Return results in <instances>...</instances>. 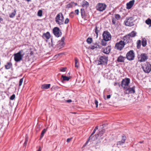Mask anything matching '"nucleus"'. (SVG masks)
Segmentation results:
<instances>
[{
	"label": "nucleus",
	"instance_id": "4be33fe9",
	"mask_svg": "<svg viewBox=\"0 0 151 151\" xmlns=\"http://www.w3.org/2000/svg\"><path fill=\"white\" fill-rule=\"evenodd\" d=\"M89 3L85 0H84L82 2V6L83 7L86 8L89 6Z\"/></svg>",
	"mask_w": 151,
	"mask_h": 151
},
{
	"label": "nucleus",
	"instance_id": "ddd939ff",
	"mask_svg": "<svg viewBox=\"0 0 151 151\" xmlns=\"http://www.w3.org/2000/svg\"><path fill=\"white\" fill-rule=\"evenodd\" d=\"M135 86H134L132 88L127 87L125 90V93L129 94L130 93H135Z\"/></svg>",
	"mask_w": 151,
	"mask_h": 151
},
{
	"label": "nucleus",
	"instance_id": "f257e3e1",
	"mask_svg": "<svg viewBox=\"0 0 151 151\" xmlns=\"http://www.w3.org/2000/svg\"><path fill=\"white\" fill-rule=\"evenodd\" d=\"M64 40L65 38L64 37H63L62 38L61 40L59 41L58 42V44H56L55 40L52 38L51 40V46L53 47L55 46L58 49H59L62 48L65 45V43H64Z\"/></svg>",
	"mask_w": 151,
	"mask_h": 151
},
{
	"label": "nucleus",
	"instance_id": "338daca9",
	"mask_svg": "<svg viewBox=\"0 0 151 151\" xmlns=\"http://www.w3.org/2000/svg\"><path fill=\"white\" fill-rule=\"evenodd\" d=\"M27 1H30L31 0H26Z\"/></svg>",
	"mask_w": 151,
	"mask_h": 151
},
{
	"label": "nucleus",
	"instance_id": "1a4fd4ad",
	"mask_svg": "<svg viewBox=\"0 0 151 151\" xmlns=\"http://www.w3.org/2000/svg\"><path fill=\"white\" fill-rule=\"evenodd\" d=\"M106 5L104 3H99L96 5V9L99 11L102 12L106 9Z\"/></svg>",
	"mask_w": 151,
	"mask_h": 151
},
{
	"label": "nucleus",
	"instance_id": "69168bd1",
	"mask_svg": "<svg viewBox=\"0 0 151 151\" xmlns=\"http://www.w3.org/2000/svg\"><path fill=\"white\" fill-rule=\"evenodd\" d=\"M149 26L150 27L151 26V22L150 24V25H149Z\"/></svg>",
	"mask_w": 151,
	"mask_h": 151
},
{
	"label": "nucleus",
	"instance_id": "39448f33",
	"mask_svg": "<svg viewBox=\"0 0 151 151\" xmlns=\"http://www.w3.org/2000/svg\"><path fill=\"white\" fill-rule=\"evenodd\" d=\"M124 22L126 26H132L134 24V20L132 17H127L126 18Z\"/></svg>",
	"mask_w": 151,
	"mask_h": 151
},
{
	"label": "nucleus",
	"instance_id": "6e6d98bb",
	"mask_svg": "<svg viewBox=\"0 0 151 151\" xmlns=\"http://www.w3.org/2000/svg\"><path fill=\"white\" fill-rule=\"evenodd\" d=\"M75 12L78 15L79 13V10L78 9H76L75 10Z\"/></svg>",
	"mask_w": 151,
	"mask_h": 151
},
{
	"label": "nucleus",
	"instance_id": "20e7f679",
	"mask_svg": "<svg viewBox=\"0 0 151 151\" xmlns=\"http://www.w3.org/2000/svg\"><path fill=\"white\" fill-rule=\"evenodd\" d=\"M24 54L22 50H20L18 52L14 54V60L16 62H18L21 60L23 57Z\"/></svg>",
	"mask_w": 151,
	"mask_h": 151
},
{
	"label": "nucleus",
	"instance_id": "de8ad7c7",
	"mask_svg": "<svg viewBox=\"0 0 151 151\" xmlns=\"http://www.w3.org/2000/svg\"><path fill=\"white\" fill-rule=\"evenodd\" d=\"M122 140H124L125 141V140H126V137L124 134H123L122 135Z\"/></svg>",
	"mask_w": 151,
	"mask_h": 151
},
{
	"label": "nucleus",
	"instance_id": "37998d69",
	"mask_svg": "<svg viewBox=\"0 0 151 151\" xmlns=\"http://www.w3.org/2000/svg\"><path fill=\"white\" fill-rule=\"evenodd\" d=\"M23 80V78H21L19 81V86H21L22 85Z\"/></svg>",
	"mask_w": 151,
	"mask_h": 151
},
{
	"label": "nucleus",
	"instance_id": "f3484780",
	"mask_svg": "<svg viewBox=\"0 0 151 151\" xmlns=\"http://www.w3.org/2000/svg\"><path fill=\"white\" fill-rule=\"evenodd\" d=\"M134 2V0H133L130 1L129 3L127 4V8L128 9H130L133 5Z\"/></svg>",
	"mask_w": 151,
	"mask_h": 151
},
{
	"label": "nucleus",
	"instance_id": "603ef678",
	"mask_svg": "<svg viewBox=\"0 0 151 151\" xmlns=\"http://www.w3.org/2000/svg\"><path fill=\"white\" fill-rule=\"evenodd\" d=\"M91 137V136H90L88 138V139L87 141L86 142L84 145L85 146L88 143L89 141L90 140V138Z\"/></svg>",
	"mask_w": 151,
	"mask_h": 151
},
{
	"label": "nucleus",
	"instance_id": "9b49d317",
	"mask_svg": "<svg viewBox=\"0 0 151 151\" xmlns=\"http://www.w3.org/2000/svg\"><path fill=\"white\" fill-rule=\"evenodd\" d=\"M103 38L108 41L111 40V37L110 32L107 30L104 31L102 34Z\"/></svg>",
	"mask_w": 151,
	"mask_h": 151
},
{
	"label": "nucleus",
	"instance_id": "c9c22d12",
	"mask_svg": "<svg viewBox=\"0 0 151 151\" xmlns=\"http://www.w3.org/2000/svg\"><path fill=\"white\" fill-rule=\"evenodd\" d=\"M92 40L91 38L88 37L86 40V42L88 44H91L92 42Z\"/></svg>",
	"mask_w": 151,
	"mask_h": 151
},
{
	"label": "nucleus",
	"instance_id": "680f3d73",
	"mask_svg": "<svg viewBox=\"0 0 151 151\" xmlns=\"http://www.w3.org/2000/svg\"><path fill=\"white\" fill-rule=\"evenodd\" d=\"M121 141L122 142L124 143L125 142V141L124 140H122V139Z\"/></svg>",
	"mask_w": 151,
	"mask_h": 151
},
{
	"label": "nucleus",
	"instance_id": "b1692460",
	"mask_svg": "<svg viewBox=\"0 0 151 151\" xmlns=\"http://www.w3.org/2000/svg\"><path fill=\"white\" fill-rule=\"evenodd\" d=\"M142 45L143 47H145L147 44V41L146 39L145 38H143L142 40Z\"/></svg>",
	"mask_w": 151,
	"mask_h": 151
},
{
	"label": "nucleus",
	"instance_id": "9d476101",
	"mask_svg": "<svg viewBox=\"0 0 151 151\" xmlns=\"http://www.w3.org/2000/svg\"><path fill=\"white\" fill-rule=\"evenodd\" d=\"M125 44L122 41H120L119 42L116 43L115 45V47L116 49L121 50L124 47Z\"/></svg>",
	"mask_w": 151,
	"mask_h": 151
},
{
	"label": "nucleus",
	"instance_id": "864d4df0",
	"mask_svg": "<svg viewBox=\"0 0 151 151\" xmlns=\"http://www.w3.org/2000/svg\"><path fill=\"white\" fill-rule=\"evenodd\" d=\"M66 68H63L61 69L60 71L62 72H65V70Z\"/></svg>",
	"mask_w": 151,
	"mask_h": 151
},
{
	"label": "nucleus",
	"instance_id": "79ce46f5",
	"mask_svg": "<svg viewBox=\"0 0 151 151\" xmlns=\"http://www.w3.org/2000/svg\"><path fill=\"white\" fill-rule=\"evenodd\" d=\"M104 133V131L103 129H102L101 131H100L99 132V134H99V136H101L102 134Z\"/></svg>",
	"mask_w": 151,
	"mask_h": 151
},
{
	"label": "nucleus",
	"instance_id": "0eeeda50",
	"mask_svg": "<svg viewBox=\"0 0 151 151\" xmlns=\"http://www.w3.org/2000/svg\"><path fill=\"white\" fill-rule=\"evenodd\" d=\"M135 54L133 50H131L127 52L126 55V58L129 61H131L134 59Z\"/></svg>",
	"mask_w": 151,
	"mask_h": 151
},
{
	"label": "nucleus",
	"instance_id": "3c124183",
	"mask_svg": "<svg viewBox=\"0 0 151 151\" xmlns=\"http://www.w3.org/2000/svg\"><path fill=\"white\" fill-rule=\"evenodd\" d=\"M96 45L97 46V48H101L102 47V46L101 45H100L99 43L96 42Z\"/></svg>",
	"mask_w": 151,
	"mask_h": 151
},
{
	"label": "nucleus",
	"instance_id": "8fccbe9b",
	"mask_svg": "<svg viewBox=\"0 0 151 151\" xmlns=\"http://www.w3.org/2000/svg\"><path fill=\"white\" fill-rule=\"evenodd\" d=\"M15 98V94H13L10 97V99L11 100H13Z\"/></svg>",
	"mask_w": 151,
	"mask_h": 151
},
{
	"label": "nucleus",
	"instance_id": "f8f14e48",
	"mask_svg": "<svg viewBox=\"0 0 151 151\" xmlns=\"http://www.w3.org/2000/svg\"><path fill=\"white\" fill-rule=\"evenodd\" d=\"M53 32L54 35L57 37H60L62 34L60 29L57 27H55L53 29Z\"/></svg>",
	"mask_w": 151,
	"mask_h": 151
},
{
	"label": "nucleus",
	"instance_id": "423d86ee",
	"mask_svg": "<svg viewBox=\"0 0 151 151\" xmlns=\"http://www.w3.org/2000/svg\"><path fill=\"white\" fill-rule=\"evenodd\" d=\"M142 68L145 73H149L151 71V64L149 62H146Z\"/></svg>",
	"mask_w": 151,
	"mask_h": 151
},
{
	"label": "nucleus",
	"instance_id": "5701e85b",
	"mask_svg": "<svg viewBox=\"0 0 151 151\" xmlns=\"http://www.w3.org/2000/svg\"><path fill=\"white\" fill-rule=\"evenodd\" d=\"M50 84H44L42 85L41 88L43 89H47L50 88Z\"/></svg>",
	"mask_w": 151,
	"mask_h": 151
},
{
	"label": "nucleus",
	"instance_id": "a878e982",
	"mask_svg": "<svg viewBox=\"0 0 151 151\" xmlns=\"http://www.w3.org/2000/svg\"><path fill=\"white\" fill-rule=\"evenodd\" d=\"M12 66V64L11 62L7 63V64L5 65V68L6 69H10Z\"/></svg>",
	"mask_w": 151,
	"mask_h": 151
},
{
	"label": "nucleus",
	"instance_id": "2eb2a0df",
	"mask_svg": "<svg viewBox=\"0 0 151 151\" xmlns=\"http://www.w3.org/2000/svg\"><path fill=\"white\" fill-rule=\"evenodd\" d=\"M140 59L139 61L140 62L145 61L148 58L147 55L145 53H142L140 55Z\"/></svg>",
	"mask_w": 151,
	"mask_h": 151
},
{
	"label": "nucleus",
	"instance_id": "dca6fc26",
	"mask_svg": "<svg viewBox=\"0 0 151 151\" xmlns=\"http://www.w3.org/2000/svg\"><path fill=\"white\" fill-rule=\"evenodd\" d=\"M111 48V46H109L106 48H103L102 49L103 52L107 54H109L110 52Z\"/></svg>",
	"mask_w": 151,
	"mask_h": 151
},
{
	"label": "nucleus",
	"instance_id": "72a5a7b5",
	"mask_svg": "<svg viewBox=\"0 0 151 151\" xmlns=\"http://www.w3.org/2000/svg\"><path fill=\"white\" fill-rule=\"evenodd\" d=\"M145 22L147 24L149 25L151 22V19L148 18L146 20Z\"/></svg>",
	"mask_w": 151,
	"mask_h": 151
},
{
	"label": "nucleus",
	"instance_id": "6e6552de",
	"mask_svg": "<svg viewBox=\"0 0 151 151\" xmlns=\"http://www.w3.org/2000/svg\"><path fill=\"white\" fill-rule=\"evenodd\" d=\"M130 79L129 78H125L123 79L121 82V86L124 89L127 88V86L130 83Z\"/></svg>",
	"mask_w": 151,
	"mask_h": 151
},
{
	"label": "nucleus",
	"instance_id": "f03ea898",
	"mask_svg": "<svg viewBox=\"0 0 151 151\" xmlns=\"http://www.w3.org/2000/svg\"><path fill=\"white\" fill-rule=\"evenodd\" d=\"M108 59V57L107 56L102 55L100 56L97 61L98 65H107Z\"/></svg>",
	"mask_w": 151,
	"mask_h": 151
},
{
	"label": "nucleus",
	"instance_id": "f704fd0d",
	"mask_svg": "<svg viewBox=\"0 0 151 151\" xmlns=\"http://www.w3.org/2000/svg\"><path fill=\"white\" fill-rule=\"evenodd\" d=\"M75 66L76 68L78 67V60L77 58H75Z\"/></svg>",
	"mask_w": 151,
	"mask_h": 151
},
{
	"label": "nucleus",
	"instance_id": "58836bf2",
	"mask_svg": "<svg viewBox=\"0 0 151 151\" xmlns=\"http://www.w3.org/2000/svg\"><path fill=\"white\" fill-rule=\"evenodd\" d=\"M98 129V126H96L95 128L93 130V132L91 134L90 136H92L95 132L96 130H97Z\"/></svg>",
	"mask_w": 151,
	"mask_h": 151
},
{
	"label": "nucleus",
	"instance_id": "052dcab7",
	"mask_svg": "<svg viewBox=\"0 0 151 151\" xmlns=\"http://www.w3.org/2000/svg\"><path fill=\"white\" fill-rule=\"evenodd\" d=\"M37 151H41V149L40 147L39 149Z\"/></svg>",
	"mask_w": 151,
	"mask_h": 151
},
{
	"label": "nucleus",
	"instance_id": "774afa93",
	"mask_svg": "<svg viewBox=\"0 0 151 151\" xmlns=\"http://www.w3.org/2000/svg\"><path fill=\"white\" fill-rule=\"evenodd\" d=\"M139 58H138V59H139Z\"/></svg>",
	"mask_w": 151,
	"mask_h": 151
},
{
	"label": "nucleus",
	"instance_id": "09e8293b",
	"mask_svg": "<svg viewBox=\"0 0 151 151\" xmlns=\"http://www.w3.org/2000/svg\"><path fill=\"white\" fill-rule=\"evenodd\" d=\"M69 22V19L68 18H67L64 22V23L65 24H67Z\"/></svg>",
	"mask_w": 151,
	"mask_h": 151
},
{
	"label": "nucleus",
	"instance_id": "aec40b11",
	"mask_svg": "<svg viewBox=\"0 0 151 151\" xmlns=\"http://www.w3.org/2000/svg\"><path fill=\"white\" fill-rule=\"evenodd\" d=\"M125 57L122 56H119L117 58V61L119 62H124Z\"/></svg>",
	"mask_w": 151,
	"mask_h": 151
},
{
	"label": "nucleus",
	"instance_id": "cd10ccee",
	"mask_svg": "<svg viewBox=\"0 0 151 151\" xmlns=\"http://www.w3.org/2000/svg\"><path fill=\"white\" fill-rule=\"evenodd\" d=\"M136 34L137 33L136 32L132 31L131 33L128 34V35L130 37H133L136 36Z\"/></svg>",
	"mask_w": 151,
	"mask_h": 151
},
{
	"label": "nucleus",
	"instance_id": "7ed1b4c3",
	"mask_svg": "<svg viewBox=\"0 0 151 151\" xmlns=\"http://www.w3.org/2000/svg\"><path fill=\"white\" fill-rule=\"evenodd\" d=\"M64 17L62 13H59L56 16L55 22L59 25H61L64 23Z\"/></svg>",
	"mask_w": 151,
	"mask_h": 151
},
{
	"label": "nucleus",
	"instance_id": "393cba45",
	"mask_svg": "<svg viewBox=\"0 0 151 151\" xmlns=\"http://www.w3.org/2000/svg\"><path fill=\"white\" fill-rule=\"evenodd\" d=\"M81 15L82 18H85L86 17V15L85 14V12L84 9H81Z\"/></svg>",
	"mask_w": 151,
	"mask_h": 151
},
{
	"label": "nucleus",
	"instance_id": "c756f323",
	"mask_svg": "<svg viewBox=\"0 0 151 151\" xmlns=\"http://www.w3.org/2000/svg\"><path fill=\"white\" fill-rule=\"evenodd\" d=\"M74 4H75L76 5L77 4V3H75L74 2H71L67 5V8H69L72 7Z\"/></svg>",
	"mask_w": 151,
	"mask_h": 151
},
{
	"label": "nucleus",
	"instance_id": "13d9d810",
	"mask_svg": "<svg viewBox=\"0 0 151 151\" xmlns=\"http://www.w3.org/2000/svg\"><path fill=\"white\" fill-rule=\"evenodd\" d=\"M3 19L2 18L0 17V23H1L3 21Z\"/></svg>",
	"mask_w": 151,
	"mask_h": 151
},
{
	"label": "nucleus",
	"instance_id": "7c9ffc66",
	"mask_svg": "<svg viewBox=\"0 0 151 151\" xmlns=\"http://www.w3.org/2000/svg\"><path fill=\"white\" fill-rule=\"evenodd\" d=\"M47 129H44L42 131L41 135L40 137V139L42 138L43 136L45 133L47 131Z\"/></svg>",
	"mask_w": 151,
	"mask_h": 151
},
{
	"label": "nucleus",
	"instance_id": "bb28decb",
	"mask_svg": "<svg viewBox=\"0 0 151 151\" xmlns=\"http://www.w3.org/2000/svg\"><path fill=\"white\" fill-rule=\"evenodd\" d=\"M108 41H109L103 39L101 41V44L103 46H105L107 44V42Z\"/></svg>",
	"mask_w": 151,
	"mask_h": 151
},
{
	"label": "nucleus",
	"instance_id": "a211bd4d",
	"mask_svg": "<svg viewBox=\"0 0 151 151\" xmlns=\"http://www.w3.org/2000/svg\"><path fill=\"white\" fill-rule=\"evenodd\" d=\"M95 28L94 29L96 35V37H97L98 35V33L101 30V27L97 25H95Z\"/></svg>",
	"mask_w": 151,
	"mask_h": 151
},
{
	"label": "nucleus",
	"instance_id": "4c0bfd02",
	"mask_svg": "<svg viewBox=\"0 0 151 151\" xmlns=\"http://www.w3.org/2000/svg\"><path fill=\"white\" fill-rule=\"evenodd\" d=\"M114 17L115 19L118 20H119L121 18L119 14H115Z\"/></svg>",
	"mask_w": 151,
	"mask_h": 151
},
{
	"label": "nucleus",
	"instance_id": "6ab92c4d",
	"mask_svg": "<svg viewBox=\"0 0 151 151\" xmlns=\"http://www.w3.org/2000/svg\"><path fill=\"white\" fill-rule=\"evenodd\" d=\"M130 37L128 35H126L123 37L124 42V43H128L129 42V41L130 40Z\"/></svg>",
	"mask_w": 151,
	"mask_h": 151
},
{
	"label": "nucleus",
	"instance_id": "5fc2aeb1",
	"mask_svg": "<svg viewBox=\"0 0 151 151\" xmlns=\"http://www.w3.org/2000/svg\"><path fill=\"white\" fill-rule=\"evenodd\" d=\"M72 139V138H69L67 139L66 141L67 142H69Z\"/></svg>",
	"mask_w": 151,
	"mask_h": 151
},
{
	"label": "nucleus",
	"instance_id": "c03bdc74",
	"mask_svg": "<svg viewBox=\"0 0 151 151\" xmlns=\"http://www.w3.org/2000/svg\"><path fill=\"white\" fill-rule=\"evenodd\" d=\"M116 19H114V18H112V23L114 24H115L116 22Z\"/></svg>",
	"mask_w": 151,
	"mask_h": 151
},
{
	"label": "nucleus",
	"instance_id": "e433bc0d",
	"mask_svg": "<svg viewBox=\"0 0 151 151\" xmlns=\"http://www.w3.org/2000/svg\"><path fill=\"white\" fill-rule=\"evenodd\" d=\"M28 137L27 136H26L25 137V142L24 144V146H26L27 145V144L28 141Z\"/></svg>",
	"mask_w": 151,
	"mask_h": 151
},
{
	"label": "nucleus",
	"instance_id": "0e129e2a",
	"mask_svg": "<svg viewBox=\"0 0 151 151\" xmlns=\"http://www.w3.org/2000/svg\"><path fill=\"white\" fill-rule=\"evenodd\" d=\"M33 54V52L32 51V52H30V54H31V55H32Z\"/></svg>",
	"mask_w": 151,
	"mask_h": 151
},
{
	"label": "nucleus",
	"instance_id": "412c9836",
	"mask_svg": "<svg viewBox=\"0 0 151 151\" xmlns=\"http://www.w3.org/2000/svg\"><path fill=\"white\" fill-rule=\"evenodd\" d=\"M61 78H62V79L61 81L63 82V81H68L70 78V77H67L66 76L62 75L61 76Z\"/></svg>",
	"mask_w": 151,
	"mask_h": 151
},
{
	"label": "nucleus",
	"instance_id": "49530a36",
	"mask_svg": "<svg viewBox=\"0 0 151 151\" xmlns=\"http://www.w3.org/2000/svg\"><path fill=\"white\" fill-rule=\"evenodd\" d=\"M95 104L96 105V107L97 108L98 106V102L96 99L95 100Z\"/></svg>",
	"mask_w": 151,
	"mask_h": 151
},
{
	"label": "nucleus",
	"instance_id": "473e14b6",
	"mask_svg": "<svg viewBox=\"0 0 151 151\" xmlns=\"http://www.w3.org/2000/svg\"><path fill=\"white\" fill-rule=\"evenodd\" d=\"M141 46V41L140 40H137V47L138 49H139Z\"/></svg>",
	"mask_w": 151,
	"mask_h": 151
},
{
	"label": "nucleus",
	"instance_id": "e2e57ef3",
	"mask_svg": "<svg viewBox=\"0 0 151 151\" xmlns=\"http://www.w3.org/2000/svg\"><path fill=\"white\" fill-rule=\"evenodd\" d=\"M144 142V141H140L139 142V143H143Z\"/></svg>",
	"mask_w": 151,
	"mask_h": 151
},
{
	"label": "nucleus",
	"instance_id": "2f4dec72",
	"mask_svg": "<svg viewBox=\"0 0 151 151\" xmlns=\"http://www.w3.org/2000/svg\"><path fill=\"white\" fill-rule=\"evenodd\" d=\"M99 137V134H96L93 136L91 138V140L92 141H93Z\"/></svg>",
	"mask_w": 151,
	"mask_h": 151
},
{
	"label": "nucleus",
	"instance_id": "a18cd8bd",
	"mask_svg": "<svg viewBox=\"0 0 151 151\" xmlns=\"http://www.w3.org/2000/svg\"><path fill=\"white\" fill-rule=\"evenodd\" d=\"M123 144H124L121 141H119L117 143V145H122Z\"/></svg>",
	"mask_w": 151,
	"mask_h": 151
},
{
	"label": "nucleus",
	"instance_id": "4d7b16f0",
	"mask_svg": "<svg viewBox=\"0 0 151 151\" xmlns=\"http://www.w3.org/2000/svg\"><path fill=\"white\" fill-rule=\"evenodd\" d=\"M66 101L68 103H70L72 102V100L71 99H68Z\"/></svg>",
	"mask_w": 151,
	"mask_h": 151
},
{
	"label": "nucleus",
	"instance_id": "a19ab883",
	"mask_svg": "<svg viewBox=\"0 0 151 151\" xmlns=\"http://www.w3.org/2000/svg\"><path fill=\"white\" fill-rule=\"evenodd\" d=\"M97 48V46L96 45V43L94 44V45H92L91 48L92 49H94L95 48Z\"/></svg>",
	"mask_w": 151,
	"mask_h": 151
},
{
	"label": "nucleus",
	"instance_id": "bf43d9fd",
	"mask_svg": "<svg viewBox=\"0 0 151 151\" xmlns=\"http://www.w3.org/2000/svg\"><path fill=\"white\" fill-rule=\"evenodd\" d=\"M110 97H111V95H108L107 96V99H109L110 98Z\"/></svg>",
	"mask_w": 151,
	"mask_h": 151
},
{
	"label": "nucleus",
	"instance_id": "4468645a",
	"mask_svg": "<svg viewBox=\"0 0 151 151\" xmlns=\"http://www.w3.org/2000/svg\"><path fill=\"white\" fill-rule=\"evenodd\" d=\"M42 37L45 40L46 42H47L48 40L51 37V35L49 32H47L43 34Z\"/></svg>",
	"mask_w": 151,
	"mask_h": 151
},
{
	"label": "nucleus",
	"instance_id": "ea45409f",
	"mask_svg": "<svg viewBox=\"0 0 151 151\" xmlns=\"http://www.w3.org/2000/svg\"><path fill=\"white\" fill-rule=\"evenodd\" d=\"M42 10H39L37 13V15L38 16L41 17L42 16Z\"/></svg>",
	"mask_w": 151,
	"mask_h": 151
},
{
	"label": "nucleus",
	"instance_id": "c85d7f7f",
	"mask_svg": "<svg viewBox=\"0 0 151 151\" xmlns=\"http://www.w3.org/2000/svg\"><path fill=\"white\" fill-rule=\"evenodd\" d=\"M16 14V9H14V12L9 14V17L11 18H12L15 16Z\"/></svg>",
	"mask_w": 151,
	"mask_h": 151
}]
</instances>
